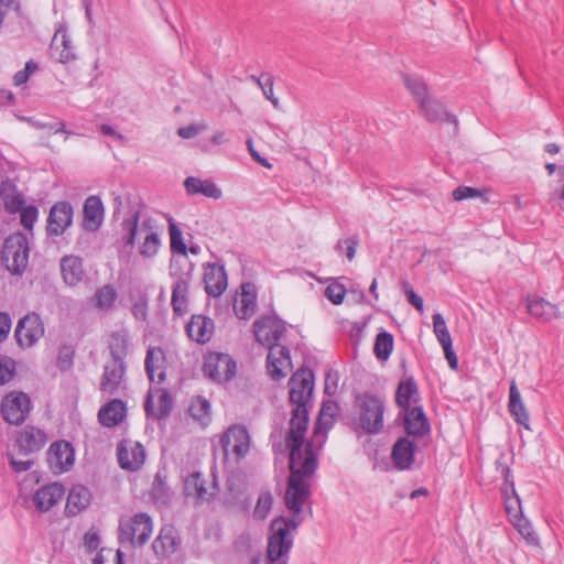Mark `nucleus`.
<instances>
[{
	"mask_svg": "<svg viewBox=\"0 0 564 564\" xmlns=\"http://www.w3.org/2000/svg\"><path fill=\"white\" fill-rule=\"evenodd\" d=\"M273 85L274 79L271 75L270 77L265 78V82H263V86L260 89L263 96L272 104L275 109H278L280 106V100L274 96Z\"/></svg>",
	"mask_w": 564,
	"mask_h": 564,
	"instance_id": "56",
	"label": "nucleus"
},
{
	"mask_svg": "<svg viewBox=\"0 0 564 564\" xmlns=\"http://www.w3.org/2000/svg\"><path fill=\"white\" fill-rule=\"evenodd\" d=\"M417 395L419 390L414 379L408 378L399 383L395 391V402L402 411H405L412 409L410 406L411 401L415 402Z\"/></svg>",
	"mask_w": 564,
	"mask_h": 564,
	"instance_id": "40",
	"label": "nucleus"
},
{
	"mask_svg": "<svg viewBox=\"0 0 564 564\" xmlns=\"http://www.w3.org/2000/svg\"><path fill=\"white\" fill-rule=\"evenodd\" d=\"M272 495L270 492H262L258 498L253 516L260 520L265 519L272 507Z\"/></svg>",
	"mask_w": 564,
	"mask_h": 564,
	"instance_id": "51",
	"label": "nucleus"
},
{
	"mask_svg": "<svg viewBox=\"0 0 564 564\" xmlns=\"http://www.w3.org/2000/svg\"><path fill=\"white\" fill-rule=\"evenodd\" d=\"M126 415V405L119 400L115 399L101 406L98 412V419L101 425L112 427L119 424Z\"/></svg>",
	"mask_w": 564,
	"mask_h": 564,
	"instance_id": "35",
	"label": "nucleus"
},
{
	"mask_svg": "<svg viewBox=\"0 0 564 564\" xmlns=\"http://www.w3.org/2000/svg\"><path fill=\"white\" fill-rule=\"evenodd\" d=\"M47 462L55 474L68 470L74 464V449L70 443L54 442L47 451Z\"/></svg>",
	"mask_w": 564,
	"mask_h": 564,
	"instance_id": "18",
	"label": "nucleus"
},
{
	"mask_svg": "<svg viewBox=\"0 0 564 564\" xmlns=\"http://www.w3.org/2000/svg\"><path fill=\"white\" fill-rule=\"evenodd\" d=\"M256 339L267 346L278 345L276 341L285 332L284 323L275 316H264L253 324Z\"/></svg>",
	"mask_w": 564,
	"mask_h": 564,
	"instance_id": "15",
	"label": "nucleus"
},
{
	"mask_svg": "<svg viewBox=\"0 0 564 564\" xmlns=\"http://www.w3.org/2000/svg\"><path fill=\"white\" fill-rule=\"evenodd\" d=\"M39 210L33 205H28L21 208L20 210V219L21 224L25 229L31 230L33 225L37 220Z\"/></svg>",
	"mask_w": 564,
	"mask_h": 564,
	"instance_id": "52",
	"label": "nucleus"
},
{
	"mask_svg": "<svg viewBox=\"0 0 564 564\" xmlns=\"http://www.w3.org/2000/svg\"><path fill=\"white\" fill-rule=\"evenodd\" d=\"M11 329V317L8 313L0 312V343L7 339Z\"/></svg>",
	"mask_w": 564,
	"mask_h": 564,
	"instance_id": "60",
	"label": "nucleus"
},
{
	"mask_svg": "<svg viewBox=\"0 0 564 564\" xmlns=\"http://www.w3.org/2000/svg\"><path fill=\"white\" fill-rule=\"evenodd\" d=\"M358 238L350 237L344 241L339 240L337 242V249L341 250L344 246H346V256L348 260H352L356 253V247L358 246Z\"/></svg>",
	"mask_w": 564,
	"mask_h": 564,
	"instance_id": "59",
	"label": "nucleus"
},
{
	"mask_svg": "<svg viewBox=\"0 0 564 564\" xmlns=\"http://www.w3.org/2000/svg\"><path fill=\"white\" fill-rule=\"evenodd\" d=\"M527 308L530 315L543 322H549L560 316L557 306L542 297L529 299Z\"/></svg>",
	"mask_w": 564,
	"mask_h": 564,
	"instance_id": "36",
	"label": "nucleus"
},
{
	"mask_svg": "<svg viewBox=\"0 0 564 564\" xmlns=\"http://www.w3.org/2000/svg\"><path fill=\"white\" fill-rule=\"evenodd\" d=\"M100 545V535L96 531H88L84 535V547L87 553H94Z\"/></svg>",
	"mask_w": 564,
	"mask_h": 564,
	"instance_id": "57",
	"label": "nucleus"
},
{
	"mask_svg": "<svg viewBox=\"0 0 564 564\" xmlns=\"http://www.w3.org/2000/svg\"><path fill=\"white\" fill-rule=\"evenodd\" d=\"M291 368L290 351L285 346H271L267 357L268 373L273 380H280L286 376Z\"/></svg>",
	"mask_w": 564,
	"mask_h": 564,
	"instance_id": "19",
	"label": "nucleus"
},
{
	"mask_svg": "<svg viewBox=\"0 0 564 564\" xmlns=\"http://www.w3.org/2000/svg\"><path fill=\"white\" fill-rule=\"evenodd\" d=\"M151 496L155 503L166 505L170 501V490L161 474H156L152 484Z\"/></svg>",
	"mask_w": 564,
	"mask_h": 564,
	"instance_id": "46",
	"label": "nucleus"
},
{
	"mask_svg": "<svg viewBox=\"0 0 564 564\" xmlns=\"http://www.w3.org/2000/svg\"><path fill=\"white\" fill-rule=\"evenodd\" d=\"M357 424L368 434H376L383 427V401L373 394L365 393L356 399Z\"/></svg>",
	"mask_w": 564,
	"mask_h": 564,
	"instance_id": "6",
	"label": "nucleus"
},
{
	"mask_svg": "<svg viewBox=\"0 0 564 564\" xmlns=\"http://www.w3.org/2000/svg\"><path fill=\"white\" fill-rule=\"evenodd\" d=\"M404 85L415 97L419 104L422 101V99L427 98V88L421 78L406 75L404 76Z\"/></svg>",
	"mask_w": 564,
	"mask_h": 564,
	"instance_id": "47",
	"label": "nucleus"
},
{
	"mask_svg": "<svg viewBox=\"0 0 564 564\" xmlns=\"http://www.w3.org/2000/svg\"><path fill=\"white\" fill-rule=\"evenodd\" d=\"M129 337L126 332L112 333L109 340L110 359L126 362L128 355Z\"/></svg>",
	"mask_w": 564,
	"mask_h": 564,
	"instance_id": "41",
	"label": "nucleus"
},
{
	"mask_svg": "<svg viewBox=\"0 0 564 564\" xmlns=\"http://www.w3.org/2000/svg\"><path fill=\"white\" fill-rule=\"evenodd\" d=\"M169 230L171 250L181 256L178 259H173L171 263H174V268L178 263H183L188 268V264L192 263L187 259V247L183 240V234L172 219L169 221Z\"/></svg>",
	"mask_w": 564,
	"mask_h": 564,
	"instance_id": "39",
	"label": "nucleus"
},
{
	"mask_svg": "<svg viewBox=\"0 0 564 564\" xmlns=\"http://www.w3.org/2000/svg\"><path fill=\"white\" fill-rule=\"evenodd\" d=\"M192 273L193 264H188V268L178 274L174 269V263H171V275L175 278V282L172 286L171 304L174 313L181 316L187 313Z\"/></svg>",
	"mask_w": 564,
	"mask_h": 564,
	"instance_id": "10",
	"label": "nucleus"
},
{
	"mask_svg": "<svg viewBox=\"0 0 564 564\" xmlns=\"http://www.w3.org/2000/svg\"><path fill=\"white\" fill-rule=\"evenodd\" d=\"M218 491L217 482L213 479L209 484L199 471H194L184 478V494L196 503L209 502Z\"/></svg>",
	"mask_w": 564,
	"mask_h": 564,
	"instance_id": "12",
	"label": "nucleus"
},
{
	"mask_svg": "<svg viewBox=\"0 0 564 564\" xmlns=\"http://www.w3.org/2000/svg\"><path fill=\"white\" fill-rule=\"evenodd\" d=\"M393 349V336L388 332H381L376 336L373 354L377 359L386 361Z\"/></svg>",
	"mask_w": 564,
	"mask_h": 564,
	"instance_id": "44",
	"label": "nucleus"
},
{
	"mask_svg": "<svg viewBox=\"0 0 564 564\" xmlns=\"http://www.w3.org/2000/svg\"><path fill=\"white\" fill-rule=\"evenodd\" d=\"M442 348L444 350L445 358H446L451 369L457 370L458 369V358L453 349L452 343L442 345Z\"/></svg>",
	"mask_w": 564,
	"mask_h": 564,
	"instance_id": "61",
	"label": "nucleus"
},
{
	"mask_svg": "<svg viewBox=\"0 0 564 564\" xmlns=\"http://www.w3.org/2000/svg\"><path fill=\"white\" fill-rule=\"evenodd\" d=\"M505 503H506V511L509 516V519H513L514 513L522 512L521 509V501L519 496L516 492L513 484L510 485V494L509 490L506 489L505 491Z\"/></svg>",
	"mask_w": 564,
	"mask_h": 564,
	"instance_id": "50",
	"label": "nucleus"
},
{
	"mask_svg": "<svg viewBox=\"0 0 564 564\" xmlns=\"http://www.w3.org/2000/svg\"><path fill=\"white\" fill-rule=\"evenodd\" d=\"M206 129L205 124H189L186 127H182L177 130V134L183 139H193L195 138L200 131H204Z\"/></svg>",
	"mask_w": 564,
	"mask_h": 564,
	"instance_id": "58",
	"label": "nucleus"
},
{
	"mask_svg": "<svg viewBox=\"0 0 564 564\" xmlns=\"http://www.w3.org/2000/svg\"><path fill=\"white\" fill-rule=\"evenodd\" d=\"M91 500V495L88 488L77 485L74 486L67 496L65 512L69 517L77 516L85 510Z\"/></svg>",
	"mask_w": 564,
	"mask_h": 564,
	"instance_id": "32",
	"label": "nucleus"
},
{
	"mask_svg": "<svg viewBox=\"0 0 564 564\" xmlns=\"http://www.w3.org/2000/svg\"><path fill=\"white\" fill-rule=\"evenodd\" d=\"M73 356H74L73 349L68 346H63L58 350V356H57L58 368L63 371L68 370L73 365Z\"/></svg>",
	"mask_w": 564,
	"mask_h": 564,
	"instance_id": "55",
	"label": "nucleus"
},
{
	"mask_svg": "<svg viewBox=\"0 0 564 564\" xmlns=\"http://www.w3.org/2000/svg\"><path fill=\"white\" fill-rule=\"evenodd\" d=\"M17 442L20 449L24 453H35L44 447L47 436L44 431L28 425L20 432Z\"/></svg>",
	"mask_w": 564,
	"mask_h": 564,
	"instance_id": "29",
	"label": "nucleus"
},
{
	"mask_svg": "<svg viewBox=\"0 0 564 564\" xmlns=\"http://www.w3.org/2000/svg\"><path fill=\"white\" fill-rule=\"evenodd\" d=\"M416 443L408 436H402L393 444L391 459L399 470L410 469L414 463Z\"/></svg>",
	"mask_w": 564,
	"mask_h": 564,
	"instance_id": "23",
	"label": "nucleus"
},
{
	"mask_svg": "<svg viewBox=\"0 0 564 564\" xmlns=\"http://www.w3.org/2000/svg\"><path fill=\"white\" fill-rule=\"evenodd\" d=\"M477 197L481 198L484 203H489L487 192H482L480 189L469 186H458L453 191V198L457 202Z\"/></svg>",
	"mask_w": 564,
	"mask_h": 564,
	"instance_id": "48",
	"label": "nucleus"
},
{
	"mask_svg": "<svg viewBox=\"0 0 564 564\" xmlns=\"http://www.w3.org/2000/svg\"><path fill=\"white\" fill-rule=\"evenodd\" d=\"M44 325L37 313L31 312L17 324L14 337L20 347L30 348L44 336Z\"/></svg>",
	"mask_w": 564,
	"mask_h": 564,
	"instance_id": "9",
	"label": "nucleus"
},
{
	"mask_svg": "<svg viewBox=\"0 0 564 564\" xmlns=\"http://www.w3.org/2000/svg\"><path fill=\"white\" fill-rule=\"evenodd\" d=\"M184 187L188 195L202 194L213 199H219L223 196L221 189L210 180L188 176L184 181Z\"/></svg>",
	"mask_w": 564,
	"mask_h": 564,
	"instance_id": "34",
	"label": "nucleus"
},
{
	"mask_svg": "<svg viewBox=\"0 0 564 564\" xmlns=\"http://www.w3.org/2000/svg\"><path fill=\"white\" fill-rule=\"evenodd\" d=\"M404 416V429L406 436L419 438L430 433V424L427 417L421 406H412L402 411Z\"/></svg>",
	"mask_w": 564,
	"mask_h": 564,
	"instance_id": "24",
	"label": "nucleus"
},
{
	"mask_svg": "<svg viewBox=\"0 0 564 564\" xmlns=\"http://www.w3.org/2000/svg\"><path fill=\"white\" fill-rule=\"evenodd\" d=\"M64 494V487L58 482H53L37 489L34 494L33 501L39 510L45 512L61 501Z\"/></svg>",
	"mask_w": 564,
	"mask_h": 564,
	"instance_id": "27",
	"label": "nucleus"
},
{
	"mask_svg": "<svg viewBox=\"0 0 564 564\" xmlns=\"http://www.w3.org/2000/svg\"><path fill=\"white\" fill-rule=\"evenodd\" d=\"M290 401L294 405L290 427L285 438L289 448L290 476L285 500L291 509L299 510V500L310 497V479L317 469L316 454L302 448L308 426V403L314 390V375L310 370H299L289 380Z\"/></svg>",
	"mask_w": 564,
	"mask_h": 564,
	"instance_id": "1",
	"label": "nucleus"
},
{
	"mask_svg": "<svg viewBox=\"0 0 564 564\" xmlns=\"http://www.w3.org/2000/svg\"><path fill=\"white\" fill-rule=\"evenodd\" d=\"M408 301L410 304H412L417 311L423 310V299L419 296L413 289L408 290Z\"/></svg>",
	"mask_w": 564,
	"mask_h": 564,
	"instance_id": "64",
	"label": "nucleus"
},
{
	"mask_svg": "<svg viewBox=\"0 0 564 564\" xmlns=\"http://www.w3.org/2000/svg\"><path fill=\"white\" fill-rule=\"evenodd\" d=\"M220 445L226 458L240 462L250 451V435L246 426L234 424L220 436Z\"/></svg>",
	"mask_w": 564,
	"mask_h": 564,
	"instance_id": "7",
	"label": "nucleus"
},
{
	"mask_svg": "<svg viewBox=\"0 0 564 564\" xmlns=\"http://www.w3.org/2000/svg\"><path fill=\"white\" fill-rule=\"evenodd\" d=\"M433 327L435 336L438 340V343L442 345L451 344L452 337L447 329L445 319L440 313H436L433 315Z\"/></svg>",
	"mask_w": 564,
	"mask_h": 564,
	"instance_id": "49",
	"label": "nucleus"
},
{
	"mask_svg": "<svg viewBox=\"0 0 564 564\" xmlns=\"http://www.w3.org/2000/svg\"><path fill=\"white\" fill-rule=\"evenodd\" d=\"M186 330L191 339L204 344L207 343L214 334V322L209 317L195 315L187 324Z\"/></svg>",
	"mask_w": 564,
	"mask_h": 564,
	"instance_id": "31",
	"label": "nucleus"
},
{
	"mask_svg": "<svg viewBox=\"0 0 564 564\" xmlns=\"http://www.w3.org/2000/svg\"><path fill=\"white\" fill-rule=\"evenodd\" d=\"M191 416L200 424L206 425L210 421V404L204 398H196L188 409Z\"/></svg>",
	"mask_w": 564,
	"mask_h": 564,
	"instance_id": "45",
	"label": "nucleus"
},
{
	"mask_svg": "<svg viewBox=\"0 0 564 564\" xmlns=\"http://www.w3.org/2000/svg\"><path fill=\"white\" fill-rule=\"evenodd\" d=\"M203 281L205 284V291L209 296H220L228 285L227 273L224 265L218 263L205 264Z\"/></svg>",
	"mask_w": 564,
	"mask_h": 564,
	"instance_id": "20",
	"label": "nucleus"
},
{
	"mask_svg": "<svg viewBox=\"0 0 564 564\" xmlns=\"http://www.w3.org/2000/svg\"><path fill=\"white\" fill-rule=\"evenodd\" d=\"M346 294V289L339 283H330L325 289V296L334 304H341Z\"/></svg>",
	"mask_w": 564,
	"mask_h": 564,
	"instance_id": "53",
	"label": "nucleus"
},
{
	"mask_svg": "<svg viewBox=\"0 0 564 564\" xmlns=\"http://www.w3.org/2000/svg\"><path fill=\"white\" fill-rule=\"evenodd\" d=\"M117 456L121 468L133 471L143 465L145 451L139 442L124 440L117 447Z\"/></svg>",
	"mask_w": 564,
	"mask_h": 564,
	"instance_id": "17",
	"label": "nucleus"
},
{
	"mask_svg": "<svg viewBox=\"0 0 564 564\" xmlns=\"http://www.w3.org/2000/svg\"><path fill=\"white\" fill-rule=\"evenodd\" d=\"M336 404L333 401L324 402L314 427L313 437L310 442L304 444L302 442V448H310L317 455V451L322 447V444L325 441L327 431L332 427L334 423Z\"/></svg>",
	"mask_w": 564,
	"mask_h": 564,
	"instance_id": "13",
	"label": "nucleus"
},
{
	"mask_svg": "<svg viewBox=\"0 0 564 564\" xmlns=\"http://www.w3.org/2000/svg\"><path fill=\"white\" fill-rule=\"evenodd\" d=\"M153 531L152 518L140 512L119 520L118 541L121 545L142 546L151 538Z\"/></svg>",
	"mask_w": 564,
	"mask_h": 564,
	"instance_id": "4",
	"label": "nucleus"
},
{
	"mask_svg": "<svg viewBox=\"0 0 564 564\" xmlns=\"http://www.w3.org/2000/svg\"><path fill=\"white\" fill-rule=\"evenodd\" d=\"M121 232L126 248L132 249L137 240L141 241L139 252L142 257L153 258L159 252L161 239L155 221L149 216L141 217V207L138 202L132 215L122 220Z\"/></svg>",
	"mask_w": 564,
	"mask_h": 564,
	"instance_id": "2",
	"label": "nucleus"
},
{
	"mask_svg": "<svg viewBox=\"0 0 564 564\" xmlns=\"http://www.w3.org/2000/svg\"><path fill=\"white\" fill-rule=\"evenodd\" d=\"M14 361L8 357L0 358V384L9 382L13 378Z\"/></svg>",
	"mask_w": 564,
	"mask_h": 564,
	"instance_id": "54",
	"label": "nucleus"
},
{
	"mask_svg": "<svg viewBox=\"0 0 564 564\" xmlns=\"http://www.w3.org/2000/svg\"><path fill=\"white\" fill-rule=\"evenodd\" d=\"M247 145H248V150H249V152H250V155L252 156V159H253L254 161H257L259 164H261V165H262V166H264V167H269V169H270V167L272 166V165L268 162V160H267V159L262 158V156L258 153V151H256V150L253 149L252 140H250V139H249V140L247 141Z\"/></svg>",
	"mask_w": 564,
	"mask_h": 564,
	"instance_id": "63",
	"label": "nucleus"
},
{
	"mask_svg": "<svg viewBox=\"0 0 564 564\" xmlns=\"http://www.w3.org/2000/svg\"><path fill=\"white\" fill-rule=\"evenodd\" d=\"M110 195L113 205V215L127 212V217H130L132 215L134 205H137V202L140 204L141 212L144 208L143 203L138 196H133L124 189L112 191Z\"/></svg>",
	"mask_w": 564,
	"mask_h": 564,
	"instance_id": "38",
	"label": "nucleus"
},
{
	"mask_svg": "<svg viewBox=\"0 0 564 564\" xmlns=\"http://www.w3.org/2000/svg\"><path fill=\"white\" fill-rule=\"evenodd\" d=\"M74 209L68 202H58L51 207L46 232L48 236H62L73 224Z\"/></svg>",
	"mask_w": 564,
	"mask_h": 564,
	"instance_id": "14",
	"label": "nucleus"
},
{
	"mask_svg": "<svg viewBox=\"0 0 564 564\" xmlns=\"http://www.w3.org/2000/svg\"><path fill=\"white\" fill-rule=\"evenodd\" d=\"M512 525L517 529L519 534L523 538L528 545L539 546L540 539L536 532L533 529L532 523L523 517V513H514L513 519H511Z\"/></svg>",
	"mask_w": 564,
	"mask_h": 564,
	"instance_id": "42",
	"label": "nucleus"
},
{
	"mask_svg": "<svg viewBox=\"0 0 564 564\" xmlns=\"http://www.w3.org/2000/svg\"><path fill=\"white\" fill-rule=\"evenodd\" d=\"M30 247L25 235L12 234L6 238L0 260L12 275H22L29 263Z\"/></svg>",
	"mask_w": 564,
	"mask_h": 564,
	"instance_id": "5",
	"label": "nucleus"
},
{
	"mask_svg": "<svg viewBox=\"0 0 564 564\" xmlns=\"http://www.w3.org/2000/svg\"><path fill=\"white\" fill-rule=\"evenodd\" d=\"M144 369L151 382L162 383L166 378V357L161 347H149Z\"/></svg>",
	"mask_w": 564,
	"mask_h": 564,
	"instance_id": "22",
	"label": "nucleus"
},
{
	"mask_svg": "<svg viewBox=\"0 0 564 564\" xmlns=\"http://www.w3.org/2000/svg\"><path fill=\"white\" fill-rule=\"evenodd\" d=\"M32 464V460H19L15 459L13 456H10V465L17 473L29 470Z\"/></svg>",
	"mask_w": 564,
	"mask_h": 564,
	"instance_id": "62",
	"label": "nucleus"
},
{
	"mask_svg": "<svg viewBox=\"0 0 564 564\" xmlns=\"http://www.w3.org/2000/svg\"><path fill=\"white\" fill-rule=\"evenodd\" d=\"M117 300V291L110 284H106L96 290L93 296V304L101 311L110 310Z\"/></svg>",
	"mask_w": 564,
	"mask_h": 564,
	"instance_id": "43",
	"label": "nucleus"
},
{
	"mask_svg": "<svg viewBox=\"0 0 564 564\" xmlns=\"http://www.w3.org/2000/svg\"><path fill=\"white\" fill-rule=\"evenodd\" d=\"M508 409L518 424L524 426L527 430H530V415L514 380L511 381L509 389Z\"/></svg>",
	"mask_w": 564,
	"mask_h": 564,
	"instance_id": "30",
	"label": "nucleus"
},
{
	"mask_svg": "<svg viewBox=\"0 0 564 564\" xmlns=\"http://www.w3.org/2000/svg\"><path fill=\"white\" fill-rule=\"evenodd\" d=\"M237 366L228 354L209 352L204 360L203 371L217 383L227 382L236 375Z\"/></svg>",
	"mask_w": 564,
	"mask_h": 564,
	"instance_id": "8",
	"label": "nucleus"
},
{
	"mask_svg": "<svg viewBox=\"0 0 564 564\" xmlns=\"http://www.w3.org/2000/svg\"><path fill=\"white\" fill-rule=\"evenodd\" d=\"M257 307V294L251 283L241 285V293L235 299L234 311L238 318L249 319L254 314Z\"/></svg>",
	"mask_w": 564,
	"mask_h": 564,
	"instance_id": "26",
	"label": "nucleus"
},
{
	"mask_svg": "<svg viewBox=\"0 0 564 564\" xmlns=\"http://www.w3.org/2000/svg\"><path fill=\"white\" fill-rule=\"evenodd\" d=\"M172 405L170 393L163 389H155L149 392L144 406L148 415L162 419L170 414Z\"/></svg>",
	"mask_w": 564,
	"mask_h": 564,
	"instance_id": "25",
	"label": "nucleus"
},
{
	"mask_svg": "<svg viewBox=\"0 0 564 564\" xmlns=\"http://www.w3.org/2000/svg\"><path fill=\"white\" fill-rule=\"evenodd\" d=\"M127 364L116 360H107L100 379V391L112 395L124 388Z\"/></svg>",
	"mask_w": 564,
	"mask_h": 564,
	"instance_id": "16",
	"label": "nucleus"
},
{
	"mask_svg": "<svg viewBox=\"0 0 564 564\" xmlns=\"http://www.w3.org/2000/svg\"><path fill=\"white\" fill-rule=\"evenodd\" d=\"M420 107L424 117L431 122L446 120L454 123L455 126L457 124L456 118L449 115L443 105L434 99L429 97L426 99H422Z\"/></svg>",
	"mask_w": 564,
	"mask_h": 564,
	"instance_id": "37",
	"label": "nucleus"
},
{
	"mask_svg": "<svg viewBox=\"0 0 564 564\" xmlns=\"http://www.w3.org/2000/svg\"><path fill=\"white\" fill-rule=\"evenodd\" d=\"M308 499L305 497L299 500V510L291 509L284 499L286 508L292 512L290 519L280 517L271 524V534L268 539L267 557L270 564H288L289 554L293 546L292 531H296L302 522L300 513L302 512L303 503Z\"/></svg>",
	"mask_w": 564,
	"mask_h": 564,
	"instance_id": "3",
	"label": "nucleus"
},
{
	"mask_svg": "<svg viewBox=\"0 0 564 564\" xmlns=\"http://www.w3.org/2000/svg\"><path fill=\"white\" fill-rule=\"evenodd\" d=\"M178 543L177 531L173 525L166 524L161 528L159 535L153 541L152 547L158 556L165 557L176 551Z\"/></svg>",
	"mask_w": 564,
	"mask_h": 564,
	"instance_id": "28",
	"label": "nucleus"
},
{
	"mask_svg": "<svg viewBox=\"0 0 564 564\" xmlns=\"http://www.w3.org/2000/svg\"><path fill=\"white\" fill-rule=\"evenodd\" d=\"M30 411V399L23 392H11L1 402V414L3 419L13 425L22 424Z\"/></svg>",
	"mask_w": 564,
	"mask_h": 564,
	"instance_id": "11",
	"label": "nucleus"
},
{
	"mask_svg": "<svg viewBox=\"0 0 564 564\" xmlns=\"http://www.w3.org/2000/svg\"><path fill=\"white\" fill-rule=\"evenodd\" d=\"M61 272L67 285H77L85 275L83 260L76 256H65L61 260Z\"/></svg>",
	"mask_w": 564,
	"mask_h": 564,
	"instance_id": "33",
	"label": "nucleus"
},
{
	"mask_svg": "<svg viewBox=\"0 0 564 564\" xmlns=\"http://www.w3.org/2000/svg\"><path fill=\"white\" fill-rule=\"evenodd\" d=\"M104 217L105 208L100 197L97 195L88 196L83 206V228L89 232L97 231L104 223Z\"/></svg>",
	"mask_w": 564,
	"mask_h": 564,
	"instance_id": "21",
	"label": "nucleus"
}]
</instances>
